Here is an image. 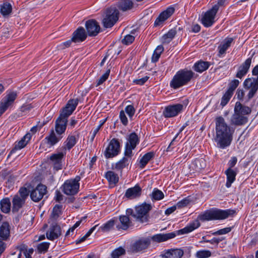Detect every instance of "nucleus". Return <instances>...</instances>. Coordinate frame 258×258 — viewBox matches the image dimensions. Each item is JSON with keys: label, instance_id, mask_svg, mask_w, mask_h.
I'll use <instances>...</instances> for the list:
<instances>
[{"label": "nucleus", "instance_id": "40", "mask_svg": "<svg viewBox=\"0 0 258 258\" xmlns=\"http://www.w3.org/2000/svg\"><path fill=\"white\" fill-rule=\"evenodd\" d=\"M12 11V7L9 3L5 2L1 5L0 12L3 16L9 15Z\"/></svg>", "mask_w": 258, "mask_h": 258}, {"label": "nucleus", "instance_id": "29", "mask_svg": "<svg viewBox=\"0 0 258 258\" xmlns=\"http://www.w3.org/2000/svg\"><path fill=\"white\" fill-rule=\"evenodd\" d=\"M63 136L55 134L53 130L50 132L49 135L45 138L47 144L50 146H53L58 143L62 138Z\"/></svg>", "mask_w": 258, "mask_h": 258}, {"label": "nucleus", "instance_id": "41", "mask_svg": "<svg viewBox=\"0 0 258 258\" xmlns=\"http://www.w3.org/2000/svg\"><path fill=\"white\" fill-rule=\"evenodd\" d=\"M77 139L75 136L69 135L64 142L65 148L71 150L76 144Z\"/></svg>", "mask_w": 258, "mask_h": 258}, {"label": "nucleus", "instance_id": "19", "mask_svg": "<svg viewBox=\"0 0 258 258\" xmlns=\"http://www.w3.org/2000/svg\"><path fill=\"white\" fill-rule=\"evenodd\" d=\"M87 37L85 29L82 27L78 28L73 33L72 41L74 43H80L85 41Z\"/></svg>", "mask_w": 258, "mask_h": 258}, {"label": "nucleus", "instance_id": "44", "mask_svg": "<svg viewBox=\"0 0 258 258\" xmlns=\"http://www.w3.org/2000/svg\"><path fill=\"white\" fill-rule=\"evenodd\" d=\"M151 197L152 200L159 201L163 199L164 195L162 191L155 188L151 195Z\"/></svg>", "mask_w": 258, "mask_h": 258}, {"label": "nucleus", "instance_id": "17", "mask_svg": "<svg viewBox=\"0 0 258 258\" xmlns=\"http://www.w3.org/2000/svg\"><path fill=\"white\" fill-rule=\"evenodd\" d=\"M65 155L62 152L52 154L49 157L50 162L52 165L53 169L58 171L62 169V161Z\"/></svg>", "mask_w": 258, "mask_h": 258}, {"label": "nucleus", "instance_id": "9", "mask_svg": "<svg viewBox=\"0 0 258 258\" xmlns=\"http://www.w3.org/2000/svg\"><path fill=\"white\" fill-rule=\"evenodd\" d=\"M120 143L118 139L113 138L106 147L104 155L106 158L109 159L117 156L120 152Z\"/></svg>", "mask_w": 258, "mask_h": 258}, {"label": "nucleus", "instance_id": "46", "mask_svg": "<svg viewBox=\"0 0 258 258\" xmlns=\"http://www.w3.org/2000/svg\"><path fill=\"white\" fill-rule=\"evenodd\" d=\"M125 254V250L122 247L116 248L111 253V258H119L121 255Z\"/></svg>", "mask_w": 258, "mask_h": 258}, {"label": "nucleus", "instance_id": "18", "mask_svg": "<svg viewBox=\"0 0 258 258\" xmlns=\"http://www.w3.org/2000/svg\"><path fill=\"white\" fill-rule=\"evenodd\" d=\"M175 9L173 7H168L165 11L162 12L154 22V26H158L162 24L165 21L169 18L174 12Z\"/></svg>", "mask_w": 258, "mask_h": 258}, {"label": "nucleus", "instance_id": "50", "mask_svg": "<svg viewBox=\"0 0 258 258\" xmlns=\"http://www.w3.org/2000/svg\"><path fill=\"white\" fill-rule=\"evenodd\" d=\"M211 256V252L209 250L198 251L196 254L197 258H208Z\"/></svg>", "mask_w": 258, "mask_h": 258}, {"label": "nucleus", "instance_id": "63", "mask_svg": "<svg viewBox=\"0 0 258 258\" xmlns=\"http://www.w3.org/2000/svg\"><path fill=\"white\" fill-rule=\"evenodd\" d=\"M56 201L60 202L63 200V196L58 190H56L55 192V198Z\"/></svg>", "mask_w": 258, "mask_h": 258}, {"label": "nucleus", "instance_id": "60", "mask_svg": "<svg viewBox=\"0 0 258 258\" xmlns=\"http://www.w3.org/2000/svg\"><path fill=\"white\" fill-rule=\"evenodd\" d=\"M72 42H74V41H72V39L70 40H69L64 42L60 44L58 47L59 49H63L66 48H68L70 47L71 45V44Z\"/></svg>", "mask_w": 258, "mask_h": 258}, {"label": "nucleus", "instance_id": "8", "mask_svg": "<svg viewBox=\"0 0 258 258\" xmlns=\"http://www.w3.org/2000/svg\"><path fill=\"white\" fill-rule=\"evenodd\" d=\"M119 11L115 7H110L106 10L105 17L103 20V26L105 28L112 27L118 21Z\"/></svg>", "mask_w": 258, "mask_h": 258}, {"label": "nucleus", "instance_id": "13", "mask_svg": "<svg viewBox=\"0 0 258 258\" xmlns=\"http://www.w3.org/2000/svg\"><path fill=\"white\" fill-rule=\"evenodd\" d=\"M17 96V94L16 92H11L2 99L0 102V116L9 107L12 106Z\"/></svg>", "mask_w": 258, "mask_h": 258}, {"label": "nucleus", "instance_id": "32", "mask_svg": "<svg viewBox=\"0 0 258 258\" xmlns=\"http://www.w3.org/2000/svg\"><path fill=\"white\" fill-rule=\"evenodd\" d=\"M11 203L9 198L3 199L0 201V209L2 212L8 214L11 211Z\"/></svg>", "mask_w": 258, "mask_h": 258}, {"label": "nucleus", "instance_id": "21", "mask_svg": "<svg viewBox=\"0 0 258 258\" xmlns=\"http://www.w3.org/2000/svg\"><path fill=\"white\" fill-rule=\"evenodd\" d=\"M11 226L8 222L5 221L0 225V239L7 241L10 238Z\"/></svg>", "mask_w": 258, "mask_h": 258}, {"label": "nucleus", "instance_id": "62", "mask_svg": "<svg viewBox=\"0 0 258 258\" xmlns=\"http://www.w3.org/2000/svg\"><path fill=\"white\" fill-rule=\"evenodd\" d=\"M237 98L239 100H243L244 96V91L243 89H238L236 91Z\"/></svg>", "mask_w": 258, "mask_h": 258}, {"label": "nucleus", "instance_id": "23", "mask_svg": "<svg viewBox=\"0 0 258 258\" xmlns=\"http://www.w3.org/2000/svg\"><path fill=\"white\" fill-rule=\"evenodd\" d=\"M141 194V187L136 184L134 187L129 188L126 190L124 197L128 199H134L140 197Z\"/></svg>", "mask_w": 258, "mask_h": 258}, {"label": "nucleus", "instance_id": "33", "mask_svg": "<svg viewBox=\"0 0 258 258\" xmlns=\"http://www.w3.org/2000/svg\"><path fill=\"white\" fill-rule=\"evenodd\" d=\"M134 4L131 0H120L117 4V7L120 10L126 11L132 9Z\"/></svg>", "mask_w": 258, "mask_h": 258}, {"label": "nucleus", "instance_id": "22", "mask_svg": "<svg viewBox=\"0 0 258 258\" xmlns=\"http://www.w3.org/2000/svg\"><path fill=\"white\" fill-rule=\"evenodd\" d=\"M176 234L174 232L165 234L160 233L155 234L150 238L151 240H152L153 242L160 243L173 238L176 236Z\"/></svg>", "mask_w": 258, "mask_h": 258}, {"label": "nucleus", "instance_id": "36", "mask_svg": "<svg viewBox=\"0 0 258 258\" xmlns=\"http://www.w3.org/2000/svg\"><path fill=\"white\" fill-rule=\"evenodd\" d=\"M233 41V39L232 38H226L218 47L219 54L222 55L225 53L226 50L230 46Z\"/></svg>", "mask_w": 258, "mask_h": 258}, {"label": "nucleus", "instance_id": "26", "mask_svg": "<svg viewBox=\"0 0 258 258\" xmlns=\"http://www.w3.org/2000/svg\"><path fill=\"white\" fill-rule=\"evenodd\" d=\"M32 135L30 133H27L17 144L15 145V148L11 150L10 154L9 155L8 158L10 156V154L12 153L15 150H20L24 148L29 141L30 140Z\"/></svg>", "mask_w": 258, "mask_h": 258}, {"label": "nucleus", "instance_id": "16", "mask_svg": "<svg viewBox=\"0 0 258 258\" xmlns=\"http://www.w3.org/2000/svg\"><path fill=\"white\" fill-rule=\"evenodd\" d=\"M85 27L89 36H96L100 31L99 23L94 19H90L86 22Z\"/></svg>", "mask_w": 258, "mask_h": 258}, {"label": "nucleus", "instance_id": "24", "mask_svg": "<svg viewBox=\"0 0 258 258\" xmlns=\"http://www.w3.org/2000/svg\"><path fill=\"white\" fill-rule=\"evenodd\" d=\"M251 63V58H248L239 67L238 71L236 75V77L241 79L245 76L250 66Z\"/></svg>", "mask_w": 258, "mask_h": 258}, {"label": "nucleus", "instance_id": "48", "mask_svg": "<svg viewBox=\"0 0 258 258\" xmlns=\"http://www.w3.org/2000/svg\"><path fill=\"white\" fill-rule=\"evenodd\" d=\"M240 82L239 80L234 79L231 81L228 84V88L227 89V91L233 94L235 90L238 86Z\"/></svg>", "mask_w": 258, "mask_h": 258}, {"label": "nucleus", "instance_id": "56", "mask_svg": "<svg viewBox=\"0 0 258 258\" xmlns=\"http://www.w3.org/2000/svg\"><path fill=\"white\" fill-rule=\"evenodd\" d=\"M231 227H226L214 232L212 233V234L214 235L225 234L230 232L231 231Z\"/></svg>", "mask_w": 258, "mask_h": 258}, {"label": "nucleus", "instance_id": "43", "mask_svg": "<svg viewBox=\"0 0 258 258\" xmlns=\"http://www.w3.org/2000/svg\"><path fill=\"white\" fill-rule=\"evenodd\" d=\"M29 194L30 195L29 190L26 187L23 186L20 187L18 194L16 195H18L21 199L26 202V200L28 197Z\"/></svg>", "mask_w": 258, "mask_h": 258}, {"label": "nucleus", "instance_id": "49", "mask_svg": "<svg viewBox=\"0 0 258 258\" xmlns=\"http://www.w3.org/2000/svg\"><path fill=\"white\" fill-rule=\"evenodd\" d=\"M135 148L132 147L131 146H128V144H125V151L124 153V158H128V160L131 161L132 159V157L133 155V150H134Z\"/></svg>", "mask_w": 258, "mask_h": 258}, {"label": "nucleus", "instance_id": "11", "mask_svg": "<svg viewBox=\"0 0 258 258\" xmlns=\"http://www.w3.org/2000/svg\"><path fill=\"white\" fill-rule=\"evenodd\" d=\"M151 244L149 237L141 238L130 245V251L133 253L140 252L147 249Z\"/></svg>", "mask_w": 258, "mask_h": 258}, {"label": "nucleus", "instance_id": "7", "mask_svg": "<svg viewBox=\"0 0 258 258\" xmlns=\"http://www.w3.org/2000/svg\"><path fill=\"white\" fill-rule=\"evenodd\" d=\"M81 178L79 176H77L74 179L67 180L63 184L61 188L63 192L70 196H73L78 192L80 183L79 181Z\"/></svg>", "mask_w": 258, "mask_h": 258}, {"label": "nucleus", "instance_id": "10", "mask_svg": "<svg viewBox=\"0 0 258 258\" xmlns=\"http://www.w3.org/2000/svg\"><path fill=\"white\" fill-rule=\"evenodd\" d=\"M243 86L245 89L249 90L247 97L248 100H250L258 90V79L254 77L246 79L243 82Z\"/></svg>", "mask_w": 258, "mask_h": 258}, {"label": "nucleus", "instance_id": "15", "mask_svg": "<svg viewBox=\"0 0 258 258\" xmlns=\"http://www.w3.org/2000/svg\"><path fill=\"white\" fill-rule=\"evenodd\" d=\"M183 105L181 104H176L166 106L163 112L166 118L173 117L177 116L183 110Z\"/></svg>", "mask_w": 258, "mask_h": 258}, {"label": "nucleus", "instance_id": "14", "mask_svg": "<svg viewBox=\"0 0 258 258\" xmlns=\"http://www.w3.org/2000/svg\"><path fill=\"white\" fill-rule=\"evenodd\" d=\"M47 192V187L39 183L30 192L31 199L34 202H38L42 200Z\"/></svg>", "mask_w": 258, "mask_h": 258}, {"label": "nucleus", "instance_id": "57", "mask_svg": "<svg viewBox=\"0 0 258 258\" xmlns=\"http://www.w3.org/2000/svg\"><path fill=\"white\" fill-rule=\"evenodd\" d=\"M125 111L130 118H132L135 113V109L134 107L131 105H127L125 108Z\"/></svg>", "mask_w": 258, "mask_h": 258}, {"label": "nucleus", "instance_id": "31", "mask_svg": "<svg viewBox=\"0 0 258 258\" xmlns=\"http://www.w3.org/2000/svg\"><path fill=\"white\" fill-rule=\"evenodd\" d=\"M225 174L227 177L226 186L229 188L231 187L232 183L235 180L237 172L232 169L228 168L225 171Z\"/></svg>", "mask_w": 258, "mask_h": 258}, {"label": "nucleus", "instance_id": "25", "mask_svg": "<svg viewBox=\"0 0 258 258\" xmlns=\"http://www.w3.org/2000/svg\"><path fill=\"white\" fill-rule=\"evenodd\" d=\"M130 215H120L119 217L120 224L116 225V228L118 230H126L132 225V221L128 217Z\"/></svg>", "mask_w": 258, "mask_h": 258}, {"label": "nucleus", "instance_id": "51", "mask_svg": "<svg viewBox=\"0 0 258 258\" xmlns=\"http://www.w3.org/2000/svg\"><path fill=\"white\" fill-rule=\"evenodd\" d=\"M115 220L111 219L101 227V229L103 231H108L110 230L114 225Z\"/></svg>", "mask_w": 258, "mask_h": 258}, {"label": "nucleus", "instance_id": "59", "mask_svg": "<svg viewBox=\"0 0 258 258\" xmlns=\"http://www.w3.org/2000/svg\"><path fill=\"white\" fill-rule=\"evenodd\" d=\"M149 78L148 76H145L141 79L134 80L133 82L137 85H143L148 81Z\"/></svg>", "mask_w": 258, "mask_h": 258}, {"label": "nucleus", "instance_id": "45", "mask_svg": "<svg viewBox=\"0 0 258 258\" xmlns=\"http://www.w3.org/2000/svg\"><path fill=\"white\" fill-rule=\"evenodd\" d=\"M193 164L195 165L197 170L204 169L206 166V161L203 158L196 159Z\"/></svg>", "mask_w": 258, "mask_h": 258}, {"label": "nucleus", "instance_id": "6", "mask_svg": "<svg viewBox=\"0 0 258 258\" xmlns=\"http://www.w3.org/2000/svg\"><path fill=\"white\" fill-rule=\"evenodd\" d=\"M195 74L191 70L184 69L178 71L170 81L171 88L177 89L188 84Z\"/></svg>", "mask_w": 258, "mask_h": 258}, {"label": "nucleus", "instance_id": "55", "mask_svg": "<svg viewBox=\"0 0 258 258\" xmlns=\"http://www.w3.org/2000/svg\"><path fill=\"white\" fill-rule=\"evenodd\" d=\"M110 70L106 71V73L104 74L97 81L96 86H98L103 84L108 78L110 74Z\"/></svg>", "mask_w": 258, "mask_h": 258}, {"label": "nucleus", "instance_id": "12", "mask_svg": "<svg viewBox=\"0 0 258 258\" xmlns=\"http://www.w3.org/2000/svg\"><path fill=\"white\" fill-rule=\"evenodd\" d=\"M218 11V7L214 5L213 7L207 11L202 18V23L206 27L211 26L214 23L215 18Z\"/></svg>", "mask_w": 258, "mask_h": 258}, {"label": "nucleus", "instance_id": "42", "mask_svg": "<svg viewBox=\"0 0 258 258\" xmlns=\"http://www.w3.org/2000/svg\"><path fill=\"white\" fill-rule=\"evenodd\" d=\"M130 162V161L128 160V158L123 157L115 164V169L117 170H122L124 168L128 165Z\"/></svg>", "mask_w": 258, "mask_h": 258}, {"label": "nucleus", "instance_id": "30", "mask_svg": "<svg viewBox=\"0 0 258 258\" xmlns=\"http://www.w3.org/2000/svg\"><path fill=\"white\" fill-rule=\"evenodd\" d=\"M210 66V63L209 62L201 60L194 64L192 69L195 71L201 73L206 71L209 68Z\"/></svg>", "mask_w": 258, "mask_h": 258}, {"label": "nucleus", "instance_id": "37", "mask_svg": "<svg viewBox=\"0 0 258 258\" xmlns=\"http://www.w3.org/2000/svg\"><path fill=\"white\" fill-rule=\"evenodd\" d=\"M105 177L109 184L116 185L119 180L118 175L112 171H107L105 174Z\"/></svg>", "mask_w": 258, "mask_h": 258}, {"label": "nucleus", "instance_id": "39", "mask_svg": "<svg viewBox=\"0 0 258 258\" xmlns=\"http://www.w3.org/2000/svg\"><path fill=\"white\" fill-rule=\"evenodd\" d=\"M62 206L61 205H56L53 208L50 216V219L54 221H56L62 213L61 209Z\"/></svg>", "mask_w": 258, "mask_h": 258}, {"label": "nucleus", "instance_id": "4", "mask_svg": "<svg viewBox=\"0 0 258 258\" xmlns=\"http://www.w3.org/2000/svg\"><path fill=\"white\" fill-rule=\"evenodd\" d=\"M251 112V109L247 106L242 105L240 102H236L234 109V113L230 119V124L235 126H241L248 122L247 115Z\"/></svg>", "mask_w": 258, "mask_h": 258}, {"label": "nucleus", "instance_id": "3", "mask_svg": "<svg viewBox=\"0 0 258 258\" xmlns=\"http://www.w3.org/2000/svg\"><path fill=\"white\" fill-rule=\"evenodd\" d=\"M79 102L78 99H70L65 107L60 110V114L55 122L56 134L63 136L67 128L68 119L75 110Z\"/></svg>", "mask_w": 258, "mask_h": 258}, {"label": "nucleus", "instance_id": "58", "mask_svg": "<svg viewBox=\"0 0 258 258\" xmlns=\"http://www.w3.org/2000/svg\"><path fill=\"white\" fill-rule=\"evenodd\" d=\"M119 118L121 123L125 126L128 123L127 118L123 110H121L119 113Z\"/></svg>", "mask_w": 258, "mask_h": 258}, {"label": "nucleus", "instance_id": "64", "mask_svg": "<svg viewBox=\"0 0 258 258\" xmlns=\"http://www.w3.org/2000/svg\"><path fill=\"white\" fill-rule=\"evenodd\" d=\"M176 208H177V207L175 205V206H173L172 207H171L168 208L167 209H166V210L165 212V215H169L172 214L173 212H174L176 210Z\"/></svg>", "mask_w": 258, "mask_h": 258}, {"label": "nucleus", "instance_id": "28", "mask_svg": "<svg viewBox=\"0 0 258 258\" xmlns=\"http://www.w3.org/2000/svg\"><path fill=\"white\" fill-rule=\"evenodd\" d=\"M183 254V251L180 249H173L167 250L162 254V258H181Z\"/></svg>", "mask_w": 258, "mask_h": 258}, {"label": "nucleus", "instance_id": "61", "mask_svg": "<svg viewBox=\"0 0 258 258\" xmlns=\"http://www.w3.org/2000/svg\"><path fill=\"white\" fill-rule=\"evenodd\" d=\"M237 161L236 157H232L231 159L229 161L228 165L229 166L228 168L232 169V168L236 165Z\"/></svg>", "mask_w": 258, "mask_h": 258}, {"label": "nucleus", "instance_id": "52", "mask_svg": "<svg viewBox=\"0 0 258 258\" xmlns=\"http://www.w3.org/2000/svg\"><path fill=\"white\" fill-rule=\"evenodd\" d=\"M191 200H190V199L188 197H186L182 199V200L179 201L176 204V206L178 209L182 208L187 206L189 204Z\"/></svg>", "mask_w": 258, "mask_h": 258}, {"label": "nucleus", "instance_id": "2", "mask_svg": "<svg viewBox=\"0 0 258 258\" xmlns=\"http://www.w3.org/2000/svg\"><path fill=\"white\" fill-rule=\"evenodd\" d=\"M215 141L218 146L224 149L230 146L232 140V133L222 116L216 118Z\"/></svg>", "mask_w": 258, "mask_h": 258}, {"label": "nucleus", "instance_id": "47", "mask_svg": "<svg viewBox=\"0 0 258 258\" xmlns=\"http://www.w3.org/2000/svg\"><path fill=\"white\" fill-rule=\"evenodd\" d=\"M233 95V94L227 90L221 98L220 105L222 106H225L229 101Z\"/></svg>", "mask_w": 258, "mask_h": 258}, {"label": "nucleus", "instance_id": "34", "mask_svg": "<svg viewBox=\"0 0 258 258\" xmlns=\"http://www.w3.org/2000/svg\"><path fill=\"white\" fill-rule=\"evenodd\" d=\"M177 33L175 28L171 29L162 37V43L163 44H168L174 38Z\"/></svg>", "mask_w": 258, "mask_h": 258}, {"label": "nucleus", "instance_id": "54", "mask_svg": "<svg viewBox=\"0 0 258 258\" xmlns=\"http://www.w3.org/2000/svg\"><path fill=\"white\" fill-rule=\"evenodd\" d=\"M135 40V37L130 34L126 35L121 40L122 44L125 45H129L132 43Z\"/></svg>", "mask_w": 258, "mask_h": 258}, {"label": "nucleus", "instance_id": "20", "mask_svg": "<svg viewBox=\"0 0 258 258\" xmlns=\"http://www.w3.org/2000/svg\"><path fill=\"white\" fill-rule=\"evenodd\" d=\"M61 234V228L56 223L52 224L49 230L46 232V237L50 240H53L59 237Z\"/></svg>", "mask_w": 258, "mask_h": 258}, {"label": "nucleus", "instance_id": "5", "mask_svg": "<svg viewBox=\"0 0 258 258\" xmlns=\"http://www.w3.org/2000/svg\"><path fill=\"white\" fill-rule=\"evenodd\" d=\"M152 209V206L151 204L145 202L136 206L135 210L132 209H127L126 210V214L132 216L136 221L140 223H148L150 219L149 212Z\"/></svg>", "mask_w": 258, "mask_h": 258}, {"label": "nucleus", "instance_id": "38", "mask_svg": "<svg viewBox=\"0 0 258 258\" xmlns=\"http://www.w3.org/2000/svg\"><path fill=\"white\" fill-rule=\"evenodd\" d=\"M127 142L126 144H128V146L136 148L137 145L139 143L140 140L138 136L135 132L132 133L127 138Z\"/></svg>", "mask_w": 258, "mask_h": 258}, {"label": "nucleus", "instance_id": "27", "mask_svg": "<svg viewBox=\"0 0 258 258\" xmlns=\"http://www.w3.org/2000/svg\"><path fill=\"white\" fill-rule=\"evenodd\" d=\"M25 201L21 199L18 195H15L12 200V213L18 212L20 209L25 205Z\"/></svg>", "mask_w": 258, "mask_h": 258}, {"label": "nucleus", "instance_id": "1", "mask_svg": "<svg viewBox=\"0 0 258 258\" xmlns=\"http://www.w3.org/2000/svg\"><path fill=\"white\" fill-rule=\"evenodd\" d=\"M236 211L232 209L221 210L212 208L206 210L204 213L200 214L197 220L189 223L184 228L177 231V234H187L199 228L201 225L199 220L205 221L223 220L229 217H233Z\"/></svg>", "mask_w": 258, "mask_h": 258}, {"label": "nucleus", "instance_id": "53", "mask_svg": "<svg viewBox=\"0 0 258 258\" xmlns=\"http://www.w3.org/2000/svg\"><path fill=\"white\" fill-rule=\"evenodd\" d=\"M49 246V243L48 242H42L39 244L37 246V249L39 252H45L48 250Z\"/></svg>", "mask_w": 258, "mask_h": 258}, {"label": "nucleus", "instance_id": "35", "mask_svg": "<svg viewBox=\"0 0 258 258\" xmlns=\"http://www.w3.org/2000/svg\"><path fill=\"white\" fill-rule=\"evenodd\" d=\"M155 156V153L153 152H149L146 153L140 159V167L144 168L148 163Z\"/></svg>", "mask_w": 258, "mask_h": 258}]
</instances>
